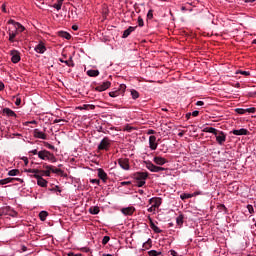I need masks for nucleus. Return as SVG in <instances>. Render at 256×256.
I'll use <instances>...</instances> for the list:
<instances>
[{"mask_svg":"<svg viewBox=\"0 0 256 256\" xmlns=\"http://www.w3.org/2000/svg\"><path fill=\"white\" fill-rule=\"evenodd\" d=\"M39 159H42V161H51V163H57V158H55V155L47 150H41L38 152Z\"/></svg>","mask_w":256,"mask_h":256,"instance_id":"1","label":"nucleus"},{"mask_svg":"<svg viewBox=\"0 0 256 256\" xmlns=\"http://www.w3.org/2000/svg\"><path fill=\"white\" fill-rule=\"evenodd\" d=\"M144 163L146 165V168H148V170L151 171V173H161V171H165L164 167L156 166L151 161H144Z\"/></svg>","mask_w":256,"mask_h":256,"instance_id":"2","label":"nucleus"},{"mask_svg":"<svg viewBox=\"0 0 256 256\" xmlns=\"http://www.w3.org/2000/svg\"><path fill=\"white\" fill-rule=\"evenodd\" d=\"M111 147V140L108 137H104L98 145V151H109Z\"/></svg>","mask_w":256,"mask_h":256,"instance_id":"3","label":"nucleus"},{"mask_svg":"<svg viewBox=\"0 0 256 256\" xmlns=\"http://www.w3.org/2000/svg\"><path fill=\"white\" fill-rule=\"evenodd\" d=\"M8 35H9V39H8V41L10 42V43H15L16 41H18L17 39H16V37H17V35H19V32L16 30V29H14L13 28V26H11V27H9L8 28Z\"/></svg>","mask_w":256,"mask_h":256,"instance_id":"4","label":"nucleus"},{"mask_svg":"<svg viewBox=\"0 0 256 256\" xmlns=\"http://www.w3.org/2000/svg\"><path fill=\"white\" fill-rule=\"evenodd\" d=\"M127 89L125 84H120L119 89L116 91L109 92V97H119V95H123Z\"/></svg>","mask_w":256,"mask_h":256,"instance_id":"5","label":"nucleus"},{"mask_svg":"<svg viewBox=\"0 0 256 256\" xmlns=\"http://www.w3.org/2000/svg\"><path fill=\"white\" fill-rule=\"evenodd\" d=\"M8 25H12V27L16 30V32L18 33H23V31H25V26H22L21 23L16 22L13 19H10L8 21Z\"/></svg>","mask_w":256,"mask_h":256,"instance_id":"6","label":"nucleus"},{"mask_svg":"<svg viewBox=\"0 0 256 256\" xmlns=\"http://www.w3.org/2000/svg\"><path fill=\"white\" fill-rule=\"evenodd\" d=\"M111 87V82L105 81L102 84H98L94 89L95 91H98L99 93H103V91H107Z\"/></svg>","mask_w":256,"mask_h":256,"instance_id":"7","label":"nucleus"},{"mask_svg":"<svg viewBox=\"0 0 256 256\" xmlns=\"http://www.w3.org/2000/svg\"><path fill=\"white\" fill-rule=\"evenodd\" d=\"M10 55H11V61L12 63H19V61H21V53L17 50H11L10 51Z\"/></svg>","mask_w":256,"mask_h":256,"instance_id":"8","label":"nucleus"},{"mask_svg":"<svg viewBox=\"0 0 256 256\" xmlns=\"http://www.w3.org/2000/svg\"><path fill=\"white\" fill-rule=\"evenodd\" d=\"M217 143L223 145L227 141V135L223 131H218V134L215 135Z\"/></svg>","mask_w":256,"mask_h":256,"instance_id":"9","label":"nucleus"},{"mask_svg":"<svg viewBox=\"0 0 256 256\" xmlns=\"http://www.w3.org/2000/svg\"><path fill=\"white\" fill-rule=\"evenodd\" d=\"M118 165L121 167V169H124V171H129V159L127 158L118 159Z\"/></svg>","mask_w":256,"mask_h":256,"instance_id":"10","label":"nucleus"},{"mask_svg":"<svg viewBox=\"0 0 256 256\" xmlns=\"http://www.w3.org/2000/svg\"><path fill=\"white\" fill-rule=\"evenodd\" d=\"M149 177L148 172H136L134 173V179L136 181H145Z\"/></svg>","mask_w":256,"mask_h":256,"instance_id":"11","label":"nucleus"},{"mask_svg":"<svg viewBox=\"0 0 256 256\" xmlns=\"http://www.w3.org/2000/svg\"><path fill=\"white\" fill-rule=\"evenodd\" d=\"M255 111H256L255 107L247 108V109H243V108L235 109V113H238V115H245V113H255Z\"/></svg>","mask_w":256,"mask_h":256,"instance_id":"12","label":"nucleus"},{"mask_svg":"<svg viewBox=\"0 0 256 256\" xmlns=\"http://www.w3.org/2000/svg\"><path fill=\"white\" fill-rule=\"evenodd\" d=\"M149 203H150V205H152L156 209H159V207H161L162 199L159 198V197L151 198L149 200Z\"/></svg>","mask_w":256,"mask_h":256,"instance_id":"13","label":"nucleus"},{"mask_svg":"<svg viewBox=\"0 0 256 256\" xmlns=\"http://www.w3.org/2000/svg\"><path fill=\"white\" fill-rule=\"evenodd\" d=\"M157 137L155 136H150L149 137V147L152 151H155L157 149Z\"/></svg>","mask_w":256,"mask_h":256,"instance_id":"14","label":"nucleus"},{"mask_svg":"<svg viewBox=\"0 0 256 256\" xmlns=\"http://www.w3.org/2000/svg\"><path fill=\"white\" fill-rule=\"evenodd\" d=\"M43 168H44V169H49L50 171H52V173H56L57 175L63 173V170H61V169H59V168H55V166H53V165L44 164V165H43Z\"/></svg>","mask_w":256,"mask_h":256,"instance_id":"15","label":"nucleus"},{"mask_svg":"<svg viewBox=\"0 0 256 256\" xmlns=\"http://www.w3.org/2000/svg\"><path fill=\"white\" fill-rule=\"evenodd\" d=\"M34 50L36 51V53L43 54L47 51V47H45V44H43V42H40L38 45H36Z\"/></svg>","mask_w":256,"mask_h":256,"instance_id":"16","label":"nucleus"},{"mask_svg":"<svg viewBox=\"0 0 256 256\" xmlns=\"http://www.w3.org/2000/svg\"><path fill=\"white\" fill-rule=\"evenodd\" d=\"M3 210L6 211L4 215H10V217H17V211L13 210L10 206L3 207Z\"/></svg>","mask_w":256,"mask_h":256,"instance_id":"17","label":"nucleus"},{"mask_svg":"<svg viewBox=\"0 0 256 256\" xmlns=\"http://www.w3.org/2000/svg\"><path fill=\"white\" fill-rule=\"evenodd\" d=\"M33 135L36 139H47V134L41 132L39 129H35Z\"/></svg>","mask_w":256,"mask_h":256,"instance_id":"18","label":"nucleus"},{"mask_svg":"<svg viewBox=\"0 0 256 256\" xmlns=\"http://www.w3.org/2000/svg\"><path fill=\"white\" fill-rule=\"evenodd\" d=\"M136 29H137V26H135V27L130 26L128 29H126L123 32L122 38L127 39V37H129V35H131V33H133V31H135Z\"/></svg>","mask_w":256,"mask_h":256,"instance_id":"19","label":"nucleus"},{"mask_svg":"<svg viewBox=\"0 0 256 256\" xmlns=\"http://www.w3.org/2000/svg\"><path fill=\"white\" fill-rule=\"evenodd\" d=\"M153 161L156 165H165V163H167V159H165L161 156L154 157Z\"/></svg>","mask_w":256,"mask_h":256,"instance_id":"20","label":"nucleus"},{"mask_svg":"<svg viewBox=\"0 0 256 256\" xmlns=\"http://www.w3.org/2000/svg\"><path fill=\"white\" fill-rule=\"evenodd\" d=\"M3 115H7V117H17L15 111L11 110L10 108H4L2 110Z\"/></svg>","mask_w":256,"mask_h":256,"instance_id":"21","label":"nucleus"},{"mask_svg":"<svg viewBox=\"0 0 256 256\" xmlns=\"http://www.w3.org/2000/svg\"><path fill=\"white\" fill-rule=\"evenodd\" d=\"M148 219H149L150 227L153 230V232L154 233H161V229L159 227H157V225H155L151 216H149Z\"/></svg>","mask_w":256,"mask_h":256,"instance_id":"22","label":"nucleus"},{"mask_svg":"<svg viewBox=\"0 0 256 256\" xmlns=\"http://www.w3.org/2000/svg\"><path fill=\"white\" fill-rule=\"evenodd\" d=\"M98 177L99 179H102L104 183L105 181H107V173L105 172V170H103V168L98 169Z\"/></svg>","mask_w":256,"mask_h":256,"instance_id":"23","label":"nucleus"},{"mask_svg":"<svg viewBox=\"0 0 256 256\" xmlns=\"http://www.w3.org/2000/svg\"><path fill=\"white\" fill-rule=\"evenodd\" d=\"M233 135H249V130L241 128L240 130H233Z\"/></svg>","mask_w":256,"mask_h":256,"instance_id":"24","label":"nucleus"},{"mask_svg":"<svg viewBox=\"0 0 256 256\" xmlns=\"http://www.w3.org/2000/svg\"><path fill=\"white\" fill-rule=\"evenodd\" d=\"M203 133H213V135H218L219 130L213 128V127H206L203 130Z\"/></svg>","mask_w":256,"mask_h":256,"instance_id":"25","label":"nucleus"},{"mask_svg":"<svg viewBox=\"0 0 256 256\" xmlns=\"http://www.w3.org/2000/svg\"><path fill=\"white\" fill-rule=\"evenodd\" d=\"M122 213L123 215H133V213H135V208L133 207L123 208Z\"/></svg>","mask_w":256,"mask_h":256,"instance_id":"26","label":"nucleus"},{"mask_svg":"<svg viewBox=\"0 0 256 256\" xmlns=\"http://www.w3.org/2000/svg\"><path fill=\"white\" fill-rule=\"evenodd\" d=\"M9 183H15V178H5L0 180V185H7Z\"/></svg>","mask_w":256,"mask_h":256,"instance_id":"27","label":"nucleus"},{"mask_svg":"<svg viewBox=\"0 0 256 256\" xmlns=\"http://www.w3.org/2000/svg\"><path fill=\"white\" fill-rule=\"evenodd\" d=\"M59 37H62V39H67L69 41V39H71V34H69L68 32L65 31H60L58 32Z\"/></svg>","mask_w":256,"mask_h":256,"instance_id":"28","label":"nucleus"},{"mask_svg":"<svg viewBox=\"0 0 256 256\" xmlns=\"http://www.w3.org/2000/svg\"><path fill=\"white\" fill-rule=\"evenodd\" d=\"M86 73L88 77H99V70H88Z\"/></svg>","mask_w":256,"mask_h":256,"instance_id":"29","label":"nucleus"},{"mask_svg":"<svg viewBox=\"0 0 256 256\" xmlns=\"http://www.w3.org/2000/svg\"><path fill=\"white\" fill-rule=\"evenodd\" d=\"M48 216H49V213L47 211H41L39 213L40 221H46Z\"/></svg>","mask_w":256,"mask_h":256,"instance_id":"30","label":"nucleus"},{"mask_svg":"<svg viewBox=\"0 0 256 256\" xmlns=\"http://www.w3.org/2000/svg\"><path fill=\"white\" fill-rule=\"evenodd\" d=\"M153 240L149 238L146 242L143 243V248L144 249H151L152 247Z\"/></svg>","mask_w":256,"mask_h":256,"instance_id":"31","label":"nucleus"},{"mask_svg":"<svg viewBox=\"0 0 256 256\" xmlns=\"http://www.w3.org/2000/svg\"><path fill=\"white\" fill-rule=\"evenodd\" d=\"M91 215H99V207L98 206H94V207H90L89 209Z\"/></svg>","mask_w":256,"mask_h":256,"instance_id":"32","label":"nucleus"},{"mask_svg":"<svg viewBox=\"0 0 256 256\" xmlns=\"http://www.w3.org/2000/svg\"><path fill=\"white\" fill-rule=\"evenodd\" d=\"M61 7H63V0H57V3L53 5V8L57 11H61Z\"/></svg>","mask_w":256,"mask_h":256,"instance_id":"33","label":"nucleus"},{"mask_svg":"<svg viewBox=\"0 0 256 256\" xmlns=\"http://www.w3.org/2000/svg\"><path fill=\"white\" fill-rule=\"evenodd\" d=\"M37 185H39V187H47V180H45L44 178H40L37 181Z\"/></svg>","mask_w":256,"mask_h":256,"instance_id":"34","label":"nucleus"},{"mask_svg":"<svg viewBox=\"0 0 256 256\" xmlns=\"http://www.w3.org/2000/svg\"><path fill=\"white\" fill-rule=\"evenodd\" d=\"M183 219H185V216H183V214H180V215L176 218V223H177V225H179V227H181V225H183Z\"/></svg>","mask_w":256,"mask_h":256,"instance_id":"35","label":"nucleus"},{"mask_svg":"<svg viewBox=\"0 0 256 256\" xmlns=\"http://www.w3.org/2000/svg\"><path fill=\"white\" fill-rule=\"evenodd\" d=\"M8 175L10 177H15L16 175H19V169H12L8 172Z\"/></svg>","mask_w":256,"mask_h":256,"instance_id":"36","label":"nucleus"},{"mask_svg":"<svg viewBox=\"0 0 256 256\" xmlns=\"http://www.w3.org/2000/svg\"><path fill=\"white\" fill-rule=\"evenodd\" d=\"M191 197H193V195L192 194H187V193L181 194V196H180L182 201H185V199H191Z\"/></svg>","mask_w":256,"mask_h":256,"instance_id":"37","label":"nucleus"},{"mask_svg":"<svg viewBox=\"0 0 256 256\" xmlns=\"http://www.w3.org/2000/svg\"><path fill=\"white\" fill-rule=\"evenodd\" d=\"M132 99H139V92L137 90H131Z\"/></svg>","mask_w":256,"mask_h":256,"instance_id":"38","label":"nucleus"},{"mask_svg":"<svg viewBox=\"0 0 256 256\" xmlns=\"http://www.w3.org/2000/svg\"><path fill=\"white\" fill-rule=\"evenodd\" d=\"M40 173H42L43 175H46V177H51L52 171L49 169H46V170H40Z\"/></svg>","mask_w":256,"mask_h":256,"instance_id":"39","label":"nucleus"},{"mask_svg":"<svg viewBox=\"0 0 256 256\" xmlns=\"http://www.w3.org/2000/svg\"><path fill=\"white\" fill-rule=\"evenodd\" d=\"M111 241V238L109 236H104L102 239V245H107Z\"/></svg>","mask_w":256,"mask_h":256,"instance_id":"40","label":"nucleus"},{"mask_svg":"<svg viewBox=\"0 0 256 256\" xmlns=\"http://www.w3.org/2000/svg\"><path fill=\"white\" fill-rule=\"evenodd\" d=\"M160 254H161V252H157L156 250H151L148 252L149 256H158Z\"/></svg>","mask_w":256,"mask_h":256,"instance_id":"41","label":"nucleus"},{"mask_svg":"<svg viewBox=\"0 0 256 256\" xmlns=\"http://www.w3.org/2000/svg\"><path fill=\"white\" fill-rule=\"evenodd\" d=\"M145 25V22L143 21V18L140 16L138 17V27H143Z\"/></svg>","mask_w":256,"mask_h":256,"instance_id":"42","label":"nucleus"},{"mask_svg":"<svg viewBox=\"0 0 256 256\" xmlns=\"http://www.w3.org/2000/svg\"><path fill=\"white\" fill-rule=\"evenodd\" d=\"M25 171H26V173H41V170H39V169H28Z\"/></svg>","mask_w":256,"mask_h":256,"instance_id":"43","label":"nucleus"},{"mask_svg":"<svg viewBox=\"0 0 256 256\" xmlns=\"http://www.w3.org/2000/svg\"><path fill=\"white\" fill-rule=\"evenodd\" d=\"M64 63H65V65H67V67H75V63L70 62L69 60H65Z\"/></svg>","mask_w":256,"mask_h":256,"instance_id":"44","label":"nucleus"},{"mask_svg":"<svg viewBox=\"0 0 256 256\" xmlns=\"http://www.w3.org/2000/svg\"><path fill=\"white\" fill-rule=\"evenodd\" d=\"M44 145L47 147V149H51L52 151L55 149V146L49 144V142H44Z\"/></svg>","mask_w":256,"mask_h":256,"instance_id":"45","label":"nucleus"},{"mask_svg":"<svg viewBox=\"0 0 256 256\" xmlns=\"http://www.w3.org/2000/svg\"><path fill=\"white\" fill-rule=\"evenodd\" d=\"M247 209H248V211H249L250 214L255 213V210L253 209V205L248 204V205H247Z\"/></svg>","mask_w":256,"mask_h":256,"instance_id":"46","label":"nucleus"},{"mask_svg":"<svg viewBox=\"0 0 256 256\" xmlns=\"http://www.w3.org/2000/svg\"><path fill=\"white\" fill-rule=\"evenodd\" d=\"M240 75H245V77H249V75H251V72L250 71H239Z\"/></svg>","mask_w":256,"mask_h":256,"instance_id":"47","label":"nucleus"},{"mask_svg":"<svg viewBox=\"0 0 256 256\" xmlns=\"http://www.w3.org/2000/svg\"><path fill=\"white\" fill-rule=\"evenodd\" d=\"M137 187H143L145 185V180H137Z\"/></svg>","mask_w":256,"mask_h":256,"instance_id":"48","label":"nucleus"},{"mask_svg":"<svg viewBox=\"0 0 256 256\" xmlns=\"http://www.w3.org/2000/svg\"><path fill=\"white\" fill-rule=\"evenodd\" d=\"M32 177H34V179H37V181H39L40 179L43 178L41 175H39V173H34V175H32Z\"/></svg>","mask_w":256,"mask_h":256,"instance_id":"49","label":"nucleus"},{"mask_svg":"<svg viewBox=\"0 0 256 256\" xmlns=\"http://www.w3.org/2000/svg\"><path fill=\"white\" fill-rule=\"evenodd\" d=\"M147 19H153V10H149L147 13Z\"/></svg>","mask_w":256,"mask_h":256,"instance_id":"50","label":"nucleus"},{"mask_svg":"<svg viewBox=\"0 0 256 256\" xmlns=\"http://www.w3.org/2000/svg\"><path fill=\"white\" fill-rule=\"evenodd\" d=\"M90 182L94 183L95 185H99L101 183L99 179H91Z\"/></svg>","mask_w":256,"mask_h":256,"instance_id":"51","label":"nucleus"},{"mask_svg":"<svg viewBox=\"0 0 256 256\" xmlns=\"http://www.w3.org/2000/svg\"><path fill=\"white\" fill-rule=\"evenodd\" d=\"M5 213H7V210H4L3 207L0 208V217H3V215H5Z\"/></svg>","mask_w":256,"mask_h":256,"instance_id":"52","label":"nucleus"},{"mask_svg":"<svg viewBox=\"0 0 256 256\" xmlns=\"http://www.w3.org/2000/svg\"><path fill=\"white\" fill-rule=\"evenodd\" d=\"M196 105H197V107H203V105H205V102H203V101H197V102H196Z\"/></svg>","mask_w":256,"mask_h":256,"instance_id":"53","label":"nucleus"},{"mask_svg":"<svg viewBox=\"0 0 256 256\" xmlns=\"http://www.w3.org/2000/svg\"><path fill=\"white\" fill-rule=\"evenodd\" d=\"M15 105H17V107L21 105V98H16Z\"/></svg>","mask_w":256,"mask_h":256,"instance_id":"54","label":"nucleus"},{"mask_svg":"<svg viewBox=\"0 0 256 256\" xmlns=\"http://www.w3.org/2000/svg\"><path fill=\"white\" fill-rule=\"evenodd\" d=\"M192 117H199V111H197V110L193 111Z\"/></svg>","mask_w":256,"mask_h":256,"instance_id":"55","label":"nucleus"},{"mask_svg":"<svg viewBox=\"0 0 256 256\" xmlns=\"http://www.w3.org/2000/svg\"><path fill=\"white\" fill-rule=\"evenodd\" d=\"M147 135H155V130L149 129V130L147 131Z\"/></svg>","mask_w":256,"mask_h":256,"instance_id":"56","label":"nucleus"},{"mask_svg":"<svg viewBox=\"0 0 256 256\" xmlns=\"http://www.w3.org/2000/svg\"><path fill=\"white\" fill-rule=\"evenodd\" d=\"M155 209H157L156 207H153V205L148 208V213H153V211H155Z\"/></svg>","mask_w":256,"mask_h":256,"instance_id":"57","label":"nucleus"},{"mask_svg":"<svg viewBox=\"0 0 256 256\" xmlns=\"http://www.w3.org/2000/svg\"><path fill=\"white\" fill-rule=\"evenodd\" d=\"M30 153H32V155H39V152L37 151V149L30 151Z\"/></svg>","mask_w":256,"mask_h":256,"instance_id":"58","label":"nucleus"},{"mask_svg":"<svg viewBox=\"0 0 256 256\" xmlns=\"http://www.w3.org/2000/svg\"><path fill=\"white\" fill-rule=\"evenodd\" d=\"M3 89H5V84H3V82L0 81V91H3Z\"/></svg>","mask_w":256,"mask_h":256,"instance_id":"59","label":"nucleus"},{"mask_svg":"<svg viewBox=\"0 0 256 256\" xmlns=\"http://www.w3.org/2000/svg\"><path fill=\"white\" fill-rule=\"evenodd\" d=\"M68 256H81V254H75V253H73V252H69V253H68Z\"/></svg>","mask_w":256,"mask_h":256,"instance_id":"60","label":"nucleus"},{"mask_svg":"<svg viewBox=\"0 0 256 256\" xmlns=\"http://www.w3.org/2000/svg\"><path fill=\"white\" fill-rule=\"evenodd\" d=\"M170 255L177 256V252L175 250H170Z\"/></svg>","mask_w":256,"mask_h":256,"instance_id":"61","label":"nucleus"},{"mask_svg":"<svg viewBox=\"0 0 256 256\" xmlns=\"http://www.w3.org/2000/svg\"><path fill=\"white\" fill-rule=\"evenodd\" d=\"M72 29H73V31H78V30H79V26L73 25V26H72Z\"/></svg>","mask_w":256,"mask_h":256,"instance_id":"62","label":"nucleus"},{"mask_svg":"<svg viewBox=\"0 0 256 256\" xmlns=\"http://www.w3.org/2000/svg\"><path fill=\"white\" fill-rule=\"evenodd\" d=\"M54 123H65V120H61V119H60V120H57V119H56V120H54Z\"/></svg>","mask_w":256,"mask_h":256,"instance_id":"63","label":"nucleus"},{"mask_svg":"<svg viewBox=\"0 0 256 256\" xmlns=\"http://www.w3.org/2000/svg\"><path fill=\"white\" fill-rule=\"evenodd\" d=\"M121 185L125 186V185H131V182L127 181V182H121Z\"/></svg>","mask_w":256,"mask_h":256,"instance_id":"64","label":"nucleus"}]
</instances>
